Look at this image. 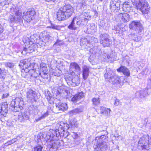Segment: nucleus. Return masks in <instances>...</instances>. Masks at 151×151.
<instances>
[{"label": "nucleus", "instance_id": "nucleus-1", "mask_svg": "<svg viewBox=\"0 0 151 151\" xmlns=\"http://www.w3.org/2000/svg\"><path fill=\"white\" fill-rule=\"evenodd\" d=\"M74 9L69 4L66 5L61 7L57 12V19L63 20L70 17L73 12Z\"/></svg>", "mask_w": 151, "mask_h": 151}, {"label": "nucleus", "instance_id": "nucleus-2", "mask_svg": "<svg viewBox=\"0 0 151 151\" xmlns=\"http://www.w3.org/2000/svg\"><path fill=\"white\" fill-rule=\"evenodd\" d=\"M95 141L97 143L94 148L95 151H106L108 146L107 138L104 135L96 137Z\"/></svg>", "mask_w": 151, "mask_h": 151}, {"label": "nucleus", "instance_id": "nucleus-3", "mask_svg": "<svg viewBox=\"0 0 151 151\" xmlns=\"http://www.w3.org/2000/svg\"><path fill=\"white\" fill-rule=\"evenodd\" d=\"M31 61V58L22 60L20 61L19 65L22 66L23 68H25L22 70L23 71L27 73H29V75L30 76L34 77L32 73H35L34 70H33L34 64L33 63H32Z\"/></svg>", "mask_w": 151, "mask_h": 151}, {"label": "nucleus", "instance_id": "nucleus-4", "mask_svg": "<svg viewBox=\"0 0 151 151\" xmlns=\"http://www.w3.org/2000/svg\"><path fill=\"white\" fill-rule=\"evenodd\" d=\"M137 9H139L143 14H147L149 12L150 7L148 2L145 0H135L133 2Z\"/></svg>", "mask_w": 151, "mask_h": 151}, {"label": "nucleus", "instance_id": "nucleus-5", "mask_svg": "<svg viewBox=\"0 0 151 151\" xmlns=\"http://www.w3.org/2000/svg\"><path fill=\"white\" fill-rule=\"evenodd\" d=\"M106 73L104 75L105 79L113 84H119L121 82L119 77L116 75L114 72L109 68L106 69Z\"/></svg>", "mask_w": 151, "mask_h": 151}, {"label": "nucleus", "instance_id": "nucleus-6", "mask_svg": "<svg viewBox=\"0 0 151 151\" xmlns=\"http://www.w3.org/2000/svg\"><path fill=\"white\" fill-rule=\"evenodd\" d=\"M24 105L23 99L21 98L17 97L14 100L11 101V109L15 111H19V109H23Z\"/></svg>", "mask_w": 151, "mask_h": 151}, {"label": "nucleus", "instance_id": "nucleus-7", "mask_svg": "<svg viewBox=\"0 0 151 151\" xmlns=\"http://www.w3.org/2000/svg\"><path fill=\"white\" fill-rule=\"evenodd\" d=\"M148 140V137H147L146 138L142 137L140 139L138 145V148L139 151H151V144H148V147H147V143H145Z\"/></svg>", "mask_w": 151, "mask_h": 151}, {"label": "nucleus", "instance_id": "nucleus-8", "mask_svg": "<svg viewBox=\"0 0 151 151\" xmlns=\"http://www.w3.org/2000/svg\"><path fill=\"white\" fill-rule=\"evenodd\" d=\"M99 40L100 44L104 47H109L112 43L109 35L106 33L101 34L99 36Z\"/></svg>", "mask_w": 151, "mask_h": 151}, {"label": "nucleus", "instance_id": "nucleus-9", "mask_svg": "<svg viewBox=\"0 0 151 151\" xmlns=\"http://www.w3.org/2000/svg\"><path fill=\"white\" fill-rule=\"evenodd\" d=\"M87 14L86 13H83L80 16L74 17L76 19L77 26L80 27L86 25L88 19L86 17V16H87Z\"/></svg>", "mask_w": 151, "mask_h": 151}, {"label": "nucleus", "instance_id": "nucleus-10", "mask_svg": "<svg viewBox=\"0 0 151 151\" xmlns=\"http://www.w3.org/2000/svg\"><path fill=\"white\" fill-rule=\"evenodd\" d=\"M14 14L16 16V17L13 16L12 15H10L9 17V20L11 23H13L14 22H19L21 20L22 18V11L20 10H19L18 9L15 8L14 9Z\"/></svg>", "mask_w": 151, "mask_h": 151}, {"label": "nucleus", "instance_id": "nucleus-11", "mask_svg": "<svg viewBox=\"0 0 151 151\" xmlns=\"http://www.w3.org/2000/svg\"><path fill=\"white\" fill-rule=\"evenodd\" d=\"M36 12L34 9H29L26 12L23 13L22 18L27 22H30L35 14Z\"/></svg>", "mask_w": 151, "mask_h": 151}, {"label": "nucleus", "instance_id": "nucleus-12", "mask_svg": "<svg viewBox=\"0 0 151 151\" xmlns=\"http://www.w3.org/2000/svg\"><path fill=\"white\" fill-rule=\"evenodd\" d=\"M129 27L130 29H134L138 33L141 32L143 30L142 25L139 21H132L129 24Z\"/></svg>", "mask_w": 151, "mask_h": 151}, {"label": "nucleus", "instance_id": "nucleus-13", "mask_svg": "<svg viewBox=\"0 0 151 151\" xmlns=\"http://www.w3.org/2000/svg\"><path fill=\"white\" fill-rule=\"evenodd\" d=\"M130 16L127 13H120L116 17V19L118 22H127L130 20Z\"/></svg>", "mask_w": 151, "mask_h": 151}, {"label": "nucleus", "instance_id": "nucleus-14", "mask_svg": "<svg viewBox=\"0 0 151 151\" xmlns=\"http://www.w3.org/2000/svg\"><path fill=\"white\" fill-rule=\"evenodd\" d=\"M26 94L28 102H31L35 101L37 96L35 91L30 89H28L26 92Z\"/></svg>", "mask_w": 151, "mask_h": 151}, {"label": "nucleus", "instance_id": "nucleus-15", "mask_svg": "<svg viewBox=\"0 0 151 151\" xmlns=\"http://www.w3.org/2000/svg\"><path fill=\"white\" fill-rule=\"evenodd\" d=\"M29 45L27 46V47H24L22 53L24 55H25L27 53H31L35 51V45L32 42H30Z\"/></svg>", "mask_w": 151, "mask_h": 151}, {"label": "nucleus", "instance_id": "nucleus-16", "mask_svg": "<svg viewBox=\"0 0 151 151\" xmlns=\"http://www.w3.org/2000/svg\"><path fill=\"white\" fill-rule=\"evenodd\" d=\"M55 109L56 113H58L59 111H64L67 109L68 107L67 104L65 103L60 102L56 105Z\"/></svg>", "mask_w": 151, "mask_h": 151}, {"label": "nucleus", "instance_id": "nucleus-17", "mask_svg": "<svg viewBox=\"0 0 151 151\" xmlns=\"http://www.w3.org/2000/svg\"><path fill=\"white\" fill-rule=\"evenodd\" d=\"M30 115V113L27 111L21 113L18 116V119L21 122H24L25 120L29 119Z\"/></svg>", "mask_w": 151, "mask_h": 151}, {"label": "nucleus", "instance_id": "nucleus-18", "mask_svg": "<svg viewBox=\"0 0 151 151\" xmlns=\"http://www.w3.org/2000/svg\"><path fill=\"white\" fill-rule=\"evenodd\" d=\"M70 81L68 82V84L70 86L73 87L78 86L80 83V79L78 76H76L74 78H70Z\"/></svg>", "mask_w": 151, "mask_h": 151}, {"label": "nucleus", "instance_id": "nucleus-19", "mask_svg": "<svg viewBox=\"0 0 151 151\" xmlns=\"http://www.w3.org/2000/svg\"><path fill=\"white\" fill-rule=\"evenodd\" d=\"M81 69L80 67L77 63L72 62L70 63L69 70L70 72L72 71V74L74 73V71L78 72L80 71Z\"/></svg>", "mask_w": 151, "mask_h": 151}, {"label": "nucleus", "instance_id": "nucleus-20", "mask_svg": "<svg viewBox=\"0 0 151 151\" xmlns=\"http://www.w3.org/2000/svg\"><path fill=\"white\" fill-rule=\"evenodd\" d=\"M50 137L55 139V137H58L59 136L60 137L63 136L64 134L63 133H60L59 129L55 130H50Z\"/></svg>", "mask_w": 151, "mask_h": 151}, {"label": "nucleus", "instance_id": "nucleus-21", "mask_svg": "<svg viewBox=\"0 0 151 151\" xmlns=\"http://www.w3.org/2000/svg\"><path fill=\"white\" fill-rule=\"evenodd\" d=\"M118 72H122L123 74L128 77L130 76V72L129 69L124 66H121L117 70Z\"/></svg>", "mask_w": 151, "mask_h": 151}, {"label": "nucleus", "instance_id": "nucleus-22", "mask_svg": "<svg viewBox=\"0 0 151 151\" xmlns=\"http://www.w3.org/2000/svg\"><path fill=\"white\" fill-rule=\"evenodd\" d=\"M49 145L50 148L56 150L60 146V142L57 139L52 140Z\"/></svg>", "mask_w": 151, "mask_h": 151}, {"label": "nucleus", "instance_id": "nucleus-23", "mask_svg": "<svg viewBox=\"0 0 151 151\" xmlns=\"http://www.w3.org/2000/svg\"><path fill=\"white\" fill-rule=\"evenodd\" d=\"M89 67L86 65H84L82 67L83 77L84 80H86L89 74Z\"/></svg>", "mask_w": 151, "mask_h": 151}, {"label": "nucleus", "instance_id": "nucleus-24", "mask_svg": "<svg viewBox=\"0 0 151 151\" xmlns=\"http://www.w3.org/2000/svg\"><path fill=\"white\" fill-rule=\"evenodd\" d=\"M147 90V89H145L137 92L136 93V96L138 98L140 97L141 98H144L148 95Z\"/></svg>", "mask_w": 151, "mask_h": 151}, {"label": "nucleus", "instance_id": "nucleus-25", "mask_svg": "<svg viewBox=\"0 0 151 151\" xmlns=\"http://www.w3.org/2000/svg\"><path fill=\"white\" fill-rule=\"evenodd\" d=\"M84 97L83 93L82 92H78L77 94H75L71 99V101L75 102L79 101L81 99Z\"/></svg>", "mask_w": 151, "mask_h": 151}, {"label": "nucleus", "instance_id": "nucleus-26", "mask_svg": "<svg viewBox=\"0 0 151 151\" xmlns=\"http://www.w3.org/2000/svg\"><path fill=\"white\" fill-rule=\"evenodd\" d=\"M101 114H103L105 116H108L110 115L111 110L110 109L104 107H101L100 109Z\"/></svg>", "mask_w": 151, "mask_h": 151}, {"label": "nucleus", "instance_id": "nucleus-27", "mask_svg": "<svg viewBox=\"0 0 151 151\" xmlns=\"http://www.w3.org/2000/svg\"><path fill=\"white\" fill-rule=\"evenodd\" d=\"M46 64H41L40 65V70L42 72V73L45 76L44 78H47V74L48 73V71L47 67L45 66Z\"/></svg>", "mask_w": 151, "mask_h": 151}, {"label": "nucleus", "instance_id": "nucleus-28", "mask_svg": "<svg viewBox=\"0 0 151 151\" xmlns=\"http://www.w3.org/2000/svg\"><path fill=\"white\" fill-rule=\"evenodd\" d=\"M0 109L1 110L2 115L4 116H6L8 109L7 104H5V103H4L2 104L1 107H0Z\"/></svg>", "mask_w": 151, "mask_h": 151}, {"label": "nucleus", "instance_id": "nucleus-29", "mask_svg": "<svg viewBox=\"0 0 151 151\" xmlns=\"http://www.w3.org/2000/svg\"><path fill=\"white\" fill-rule=\"evenodd\" d=\"M76 19L74 17L73 18L70 24L68 26V29L71 30H75L78 27L76 26Z\"/></svg>", "mask_w": 151, "mask_h": 151}, {"label": "nucleus", "instance_id": "nucleus-30", "mask_svg": "<svg viewBox=\"0 0 151 151\" xmlns=\"http://www.w3.org/2000/svg\"><path fill=\"white\" fill-rule=\"evenodd\" d=\"M90 43V41L87 40L86 38H82L81 40L80 45L81 46L86 48V46H88H88H89Z\"/></svg>", "mask_w": 151, "mask_h": 151}, {"label": "nucleus", "instance_id": "nucleus-31", "mask_svg": "<svg viewBox=\"0 0 151 151\" xmlns=\"http://www.w3.org/2000/svg\"><path fill=\"white\" fill-rule=\"evenodd\" d=\"M100 51L99 49L98 48V47L97 46H95L92 48H91L90 49L89 52L93 54H96L98 53Z\"/></svg>", "mask_w": 151, "mask_h": 151}, {"label": "nucleus", "instance_id": "nucleus-32", "mask_svg": "<svg viewBox=\"0 0 151 151\" xmlns=\"http://www.w3.org/2000/svg\"><path fill=\"white\" fill-rule=\"evenodd\" d=\"M105 55L104 56L105 57V58H106V57L109 60V61L110 63L112 62L113 61L115 60V59L113 55V53H110V55L105 54Z\"/></svg>", "mask_w": 151, "mask_h": 151}, {"label": "nucleus", "instance_id": "nucleus-33", "mask_svg": "<svg viewBox=\"0 0 151 151\" xmlns=\"http://www.w3.org/2000/svg\"><path fill=\"white\" fill-rule=\"evenodd\" d=\"M60 125L61 127L60 128H63V132H64V129H68L70 128V125L66 123L61 122Z\"/></svg>", "mask_w": 151, "mask_h": 151}, {"label": "nucleus", "instance_id": "nucleus-34", "mask_svg": "<svg viewBox=\"0 0 151 151\" xmlns=\"http://www.w3.org/2000/svg\"><path fill=\"white\" fill-rule=\"evenodd\" d=\"M112 29L114 30V33H120V27L118 25L114 26L112 28Z\"/></svg>", "mask_w": 151, "mask_h": 151}, {"label": "nucleus", "instance_id": "nucleus-35", "mask_svg": "<svg viewBox=\"0 0 151 151\" xmlns=\"http://www.w3.org/2000/svg\"><path fill=\"white\" fill-rule=\"evenodd\" d=\"M110 3L115 5L117 7H120V0H111Z\"/></svg>", "mask_w": 151, "mask_h": 151}, {"label": "nucleus", "instance_id": "nucleus-36", "mask_svg": "<svg viewBox=\"0 0 151 151\" xmlns=\"http://www.w3.org/2000/svg\"><path fill=\"white\" fill-rule=\"evenodd\" d=\"M45 134V132H42L38 134L37 137V139L38 141L37 142H39L40 141H41L42 139L45 138L46 137Z\"/></svg>", "mask_w": 151, "mask_h": 151}, {"label": "nucleus", "instance_id": "nucleus-37", "mask_svg": "<svg viewBox=\"0 0 151 151\" xmlns=\"http://www.w3.org/2000/svg\"><path fill=\"white\" fill-rule=\"evenodd\" d=\"M81 111H82L81 109L78 108H76L70 111L69 112V113L70 115H73L79 113Z\"/></svg>", "mask_w": 151, "mask_h": 151}, {"label": "nucleus", "instance_id": "nucleus-38", "mask_svg": "<svg viewBox=\"0 0 151 151\" xmlns=\"http://www.w3.org/2000/svg\"><path fill=\"white\" fill-rule=\"evenodd\" d=\"M6 73L4 69L0 68V78H4Z\"/></svg>", "mask_w": 151, "mask_h": 151}, {"label": "nucleus", "instance_id": "nucleus-39", "mask_svg": "<svg viewBox=\"0 0 151 151\" xmlns=\"http://www.w3.org/2000/svg\"><path fill=\"white\" fill-rule=\"evenodd\" d=\"M110 9L111 12H114L116 10H118V8L119 7H117L116 5H114L112 3H110Z\"/></svg>", "mask_w": 151, "mask_h": 151}, {"label": "nucleus", "instance_id": "nucleus-40", "mask_svg": "<svg viewBox=\"0 0 151 151\" xmlns=\"http://www.w3.org/2000/svg\"><path fill=\"white\" fill-rule=\"evenodd\" d=\"M92 101L93 104L95 105H97L100 103V101L99 98H93L92 99Z\"/></svg>", "mask_w": 151, "mask_h": 151}, {"label": "nucleus", "instance_id": "nucleus-41", "mask_svg": "<svg viewBox=\"0 0 151 151\" xmlns=\"http://www.w3.org/2000/svg\"><path fill=\"white\" fill-rule=\"evenodd\" d=\"M50 36L48 34V32H46V34H45L43 36V38L45 42H47L50 38Z\"/></svg>", "mask_w": 151, "mask_h": 151}, {"label": "nucleus", "instance_id": "nucleus-42", "mask_svg": "<svg viewBox=\"0 0 151 151\" xmlns=\"http://www.w3.org/2000/svg\"><path fill=\"white\" fill-rule=\"evenodd\" d=\"M43 147L41 145H38L34 147L33 151H42Z\"/></svg>", "mask_w": 151, "mask_h": 151}, {"label": "nucleus", "instance_id": "nucleus-43", "mask_svg": "<svg viewBox=\"0 0 151 151\" xmlns=\"http://www.w3.org/2000/svg\"><path fill=\"white\" fill-rule=\"evenodd\" d=\"M17 139L15 138L8 141L5 144L6 145H10L17 141Z\"/></svg>", "mask_w": 151, "mask_h": 151}, {"label": "nucleus", "instance_id": "nucleus-44", "mask_svg": "<svg viewBox=\"0 0 151 151\" xmlns=\"http://www.w3.org/2000/svg\"><path fill=\"white\" fill-rule=\"evenodd\" d=\"M123 9L126 12H128L130 11V8L128 5H125L123 6Z\"/></svg>", "mask_w": 151, "mask_h": 151}, {"label": "nucleus", "instance_id": "nucleus-45", "mask_svg": "<svg viewBox=\"0 0 151 151\" xmlns=\"http://www.w3.org/2000/svg\"><path fill=\"white\" fill-rule=\"evenodd\" d=\"M22 76L24 78H28L29 76V73H27L25 72H24L22 70Z\"/></svg>", "mask_w": 151, "mask_h": 151}, {"label": "nucleus", "instance_id": "nucleus-46", "mask_svg": "<svg viewBox=\"0 0 151 151\" xmlns=\"http://www.w3.org/2000/svg\"><path fill=\"white\" fill-rule=\"evenodd\" d=\"M61 71L59 70L58 69L55 70V71H53V74L55 76H60Z\"/></svg>", "mask_w": 151, "mask_h": 151}, {"label": "nucleus", "instance_id": "nucleus-47", "mask_svg": "<svg viewBox=\"0 0 151 151\" xmlns=\"http://www.w3.org/2000/svg\"><path fill=\"white\" fill-rule=\"evenodd\" d=\"M48 112L47 111L44 114L42 115L41 117L39 118L38 119H37V120H40L44 118L45 117L47 116H48Z\"/></svg>", "mask_w": 151, "mask_h": 151}, {"label": "nucleus", "instance_id": "nucleus-48", "mask_svg": "<svg viewBox=\"0 0 151 151\" xmlns=\"http://www.w3.org/2000/svg\"><path fill=\"white\" fill-rule=\"evenodd\" d=\"M5 65L6 67H8L9 68H12L14 66V64L13 63L7 62L5 63Z\"/></svg>", "mask_w": 151, "mask_h": 151}, {"label": "nucleus", "instance_id": "nucleus-49", "mask_svg": "<svg viewBox=\"0 0 151 151\" xmlns=\"http://www.w3.org/2000/svg\"><path fill=\"white\" fill-rule=\"evenodd\" d=\"M8 2L6 1H3L0 3V6H4L8 5Z\"/></svg>", "mask_w": 151, "mask_h": 151}, {"label": "nucleus", "instance_id": "nucleus-50", "mask_svg": "<svg viewBox=\"0 0 151 151\" xmlns=\"http://www.w3.org/2000/svg\"><path fill=\"white\" fill-rule=\"evenodd\" d=\"M49 93L50 94V92L49 91H47V93H45V97L48 101H49L51 98Z\"/></svg>", "mask_w": 151, "mask_h": 151}, {"label": "nucleus", "instance_id": "nucleus-51", "mask_svg": "<svg viewBox=\"0 0 151 151\" xmlns=\"http://www.w3.org/2000/svg\"><path fill=\"white\" fill-rule=\"evenodd\" d=\"M53 29H57V30H60V27L59 26H57L55 25H52L50 27Z\"/></svg>", "mask_w": 151, "mask_h": 151}, {"label": "nucleus", "instance_id": "nucleus-52", "mask_svg": "<svg viewBox=\"0 0 151 151\" xmlns=\"http://www.w3.org/2000/svg\"><path fill=\"white\" fill-rule=\"evenodd\" d=\"M47 2L50 3V5H52L54 4L55 1L56 0H45Z\"/></svg>", "mask_w": 151, "mask_h": 151}, {"label": "nucleus", "instance_id": "nucleus-53", "mask_svg": "<svg viewBox=\"0 0 151 151\" xmlns=\"http://www.w3.org/2000/svg\"><path fill=\"white\" fill-rule=\"evenodd\" d=\"M119 104V100L117 99H116L115 101V102L114 103V104L116 106H118Z\"/></svg>", "mask_w": 151, "mask_h": 151}, {"label": "nucleus", "instance_id": "nucleus-54", "mask_svg": "<svg viewBox=\"0 0 151 151\" xmlns=\"http://www.w3.org/2000/svg\"><path fill=\"white\" fill-rule=\"evenodd\" d=\"M69 76V77H65V81L67 82V83H68V82L69 81H70V78H72V75L70 76Z\"/></svg>", "mask_w": 151, "mask_h": 151}, {"label": "nucleus", "instance_id": "nucleus-55", "mask_svg": "<svg viewBox=\"0 0 151 151\" xmlns=\"http://www.w3.org/2000/svg\"><path fill=\"white\" fill-rule=\"evenodd\" d=\"M69 125H70V127H74L75 126V124L73 122H70Z\"/></svg>", "mask_w": 151, "mask_h": 151}, {"label": "nucleus", "instance_id": "nucleus-56", "mask_svg": "<svg viewBox=\"0 0 151 151\" xmlns=\"http://www.w3.org/2000/svg\"><path fill=\"white\" fill-rule=\"evenodd\" d=\"M3 32V28L1 25L0 24V35Z\"/></svg>", "mask_w": 151, "mask_h": 151}, {"label": "nucleus", "instance_id": "nucleus-57", "mask_svg": "<svg viewBox=\"0 0 151 151\" xmlns=\"http://www.w3.org/2000/svg\"><path fill=\"white\" fill-rule=\"evenodd\" d=\"M9 94L8 93H5L3 95V98H6L7 97L9 96Z\"/></svg>", "mask_w": 151, "mask_h": 151}, {"label": "nucleus", "instance_id": "nucleus-58", "mask_svg": "<svg viewBox=\"0 0 151 151\" xmlns=\"http://www.w3.org/2000/svg\"><path fill=\"white\" fill-rule=\"evenodd\" d=\"M62 42L61 40H57L55 43L56 44L59 45L60 44V42Z\"/></svg>", "mask_w": 151, "mask_h": 151}, {"label": "nucleus", "instance_id": "nucleus-59", "mask_svg": "<svg viewBox=\"0 0 151 151\" xmlns=\"http://www.w3.org/2000/svg\"><path fill=\"white\" fill-rule=\"evenodd\" d=\"M78 6H81V8H82V6H83V4H81V3L79 4H78Z\"/></svg>", "mask_w": 151, "mask_h": 151}, {"label": "nucleus", "instance_id": "nucleus-60", "mask_svg": "<svg viewBox=\"0 0 151 151\" xmlns=\"http://www.w3.org/2000/svg\"><path fill=\"white\" fill-rule=\"evenodd\" d=\"M2 142V138L1 137H0V142Z\"/></svg>", "mask_w": 151, "mask_h": 151}, {"label": "nucleus", "instance_id": "nucleus-61", "mask_svg": "<svg viewBox=\"0 0 151 151\" xmlns=\"http://www.w3.org/2000/svg\"><path fill=\"white\" fill-rule=\"evenodd\" d=\"M103 0H99V1H100L101 2H102Z\"/></svg>", "mask_w": 151, "mask_h": 151}, {"label": "nucleus", "instance_id": "nucleus-62", "mask_svg": "<svg viewBox=\"0 0 151 151\" xmlns=\"http://www.w3.org/2000/svg\"><path fill=\"white\" fill-rule=\"evenodd\" d=\"M147 143H148V141H147ZM146 143L147 142H146ZM147 144H148V143H147ZM147 147H148V144H147Z\"/></svg>", "mask_w": 151, "mask_h": 151}, {"label": "nucleus", "instance_id": "nucleus-63", "mask_svg": "<svg viewBox=\"0 0 151 151\" xmlns=\"http://www.w3.org/2000/svg\"><path fill=\"white\" fill-rule=\"evenodd\" d=\"M151 82V78H150V79Z\"/></svg>", "mask_w": 151, "mask_h": 151}, {"label": "nucleus", "instance_id": "nucleus-64", "mask_svg": "<svg viewBox=\"0 0 151 151\" xmlns=\"http://www.w3.org/2000/svg\"><path fill=\"white\" fill-rule=\"evenodd\" d=\"M96 13H97V12L96 11H95Z\"/></svg>", "mask_w": 151, "mask_h": 151}]
</instances>
